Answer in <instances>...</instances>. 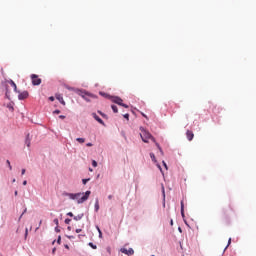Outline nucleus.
I'll return each mask as SVG.
<instances>
[{
    "instance_id": "nucleus-1",
    "label": "nucleus",
    "mask_w": 256,
    "mask_h": 256,
    "mask_svg": "<svg viewBox=\"0 0 256 256\" xmlns=\"http://www.w3.org/2000/svg\"><path fill=\"white\" fill-rule=\"evenodd\" d=\"M65 197H69L72 201H77L78 204L85 203L87 199H89V195H91V191H86L85 194L83 193H64Z\"/></svg>"
},
{
    "instance_id": "nucleus-2",
    "label": "nucleus",
    "mask_w": 256,
    "mask_h": 256,
    "mask_svg": "<svg viewBox=\"0 0 256 256\" xmlns=\"http://www.w3.org/2000/svg\"><path fill=\"white\" fill-rule=\"evenodd\" d=\"M140 137L142 139V141L144 143H149V139H151V141H153V143H155L156 147H158L161 155H163V149L161 148V146L159 145V143H157V141L155 140V137H153V135L150 134L149 131L145 130V128L140 127Z\"/></svg>"
},
{
    "instance_id": "nucleus-3",
    "label": "nucleus",
    "mask_w": 256,
    "mask_h": 256,
    "mask_svg": "<svg viewBox=\"0 0 256 256\" xmlns=\"http://www.w3.org/2000/svg\"><path fill=\"white\" fill-rule=\"evenodd\" d=\"M113 103H116V105H120L121 107H125V109H129V105L123 103V99L120 97H114L112 98Z\"/></svg>"
},
{
    "instance_id": "nucleus-4",
    "label": "nucleus",
    "mask_w": 256,
    "mask_h": 256,
    "mask_svg": "<svg viewBox=\"0 0 256 256\" xmlns=\"http://www.w3.org/2000/svg\"><path fill=\"white\" fill-rule=\"evenodd\" d=\"M32 85H41V78L38 75L32 74L31 75Z\"/></svg>"
},
{
    "instance_id": "nucleus-5",
    "label": "nucleus",
    "mask_w": 256,
    "mask_h": 256,
    "mask_svg": "<svg viewBox=\"0 0 256 256\" xmlns=\"http://www.w3.org/2000/svg\"><path fill=\"white\" fill-rule=\"evenodd\" d=\"M121 253H124V255H128V256H131V255H135V250H133V248H121L120 249Z\"/></svg>"
},
{
    "instance_id": "nucleus-6",
    "label": "nucleus",
    "mask_w": 256,
    "mask_h": 256,
    "mask_svg": "<svg viewBox=\"0 0 256 256\" xmlns=\"http://www.w3.org/2000/svg\"><path fill=\"white\" fill-rule=\"evenodd\" d=\"M27 97H29V92H27V91H23L22 93H20L18 95V99L20 101H23V99H27Z\"/></svg>"
},
{
    "instance_id": "nucleus-7",
    "label": "nucleus",
    "mask_w": 256,
    "mask_h": 256,
    "mask_svg": "<svg viewBox=\"0 0 256 256\" xmlns=\"http://www.w3.org/2000/svg\"><path fill=\"white\" fill-rule=\"evenodd\" d=\"M186 137H187L188 141H193V138L195 137V134H193V131L187 130L186 131Z\"/></svg>"
},
{
    "instance_id": "nucleus-8",
    "label": "nucleus",
    "mask_w": 256,
    "mask_h": 256,
    "mask_svg": "<svg viewBox=\"0 0 256 256\" xmlns=\"http://www.w3.org/2000/svg\"><path fill=\"white\" fill-rule=\"evenodd\" d=\"M92 115H93V118L95 119V121L100 123V125H105V122L103 121V119H101L97 114L93 113Z\"/></svg>"
},
{
    "instance_id": "nucleus-9",
    "label": "nucleus",
    "mask_w": 256,
    "mask_h": 256,
    "mask_svg": "<svg viewBox=\"0 0 256 256\" xmlns=\"http://www.w3.org/2000/svg\"><path fill=\"white\" fill-rule=\"evenodd\" d=\"M56 99L61 103V105H65V100L63 99V95L56 94Z\"/></svg>"
},
{
    "instance_id": "nucleus-10",
    "label": "nucleus",
    "mask_w": 256,
    "mask_h": 256,
    "mask_svg": "<svg viewBox=\"0 0 256 256\" xmlns=\"http://www.w3.org/2000/svg\"><path fill=\"white\" fill-rule=\"evenodd\" d=\"M181 215L182 217H185V205L183 204V201H181Z\"/></svg>"
},
{
    "instance_id": "nucleus-11",
    "label": "nucleus",
    "mask_w": 256,
    "mask_h": 256,
    "mask_svg": "<svg viewBox=\"0 0 256 256\" xmlns=\"http://www.w3.org/2000/svg\"><path fill=\"white\" fill-rule=\"evenodd\" d=\"M94 207L96 212L99 211V199H96Z\"/></svg>"
},
{
    "instance_id": "nucleus-12",
    "label": "nucleus",
    "mask_w": 256,
    "mask_h": 256,
    "mask_svg": "<svg viewBox=\"0 0 256 256\" xmlns=\"http://www.w3.org/2000/svg\"><path fill=\"white\" fill-rule=\"evenodd\" d=\"M82 97H83V99H85V101H91V100L89 99V97H93V95L85 94V95L82 96Z\"/></svg>"
},
{
    "instance_id": "nucleus-13",
    "label": "nucleus",
    "mask_w": 256,
    "mask_h": 256,
    "mask_svg": "<svg viewBox=\"0 0 256 256\" xmlns=\"http://www.w3.org/2000/svg\"><path fill=\"white\" fill-rule=\"evenodd\" d=\"M26 145L27 147H31V139H29V135L26 138Z\"/></svg>"
},
{
    "instance_id": "nucleus-14",
    "label": "nucleus",
    "mask_w": 256,
    "mask_h": 256,
    "mask_svg": "<svg viewBox=\"0 0 256 256\" xmlns=\"http://www.w3.org/2000/svg\"><path fill=\"white\" fill-rule=\"evenodd\" d=\"M83 219V215L74 216V221H81Z\"/></svg>"
},
{
    "instance_id": "nucleus-15",
    "label": "nucleus",
    "mask_w": 256,
    "mask_h": 256,
    "mask_svg": "<svg viewBox=\"0 0 256 256\" xmlns=\"http://www.w3.org/2000/svg\"><path fill=\"white\" fill-rule=\"evenodd\" d=\"M150 158L152 159V161H154V163H157V159L155 158L154 153H150Z\"/></svg>"
},
{
    "instance_id": "nucleus-16",
    "label": "nucleus",
    "mask_w": 256,
    "mask_h": 256,
    "mask_svg": "<svg viewBox=\"0 0 256 256\" xmlns=\"http://www.w3.org/2000/svg\"><path fill=\"white\" fill-rule=\"evenodd\" d=\"M6 163H7V165H8V169H9L10 171H13V166H11V161L7 160Z\"/></svg>"
},
{
    "instance_id": "nucleus-17",
    "label": "nucleus",
    "mask_w": 256,
    "mask_h": 256,
    "mask_svg": "<svg viewBox=\"0 0 256 256\" xmlns=\"http://www.w3.org/2000/svg\"><path fill=\"white\" fill-rule=\"evenodd\" d=\"M10 84L14 87V91H17V84L13 80H10Z\"/></svg>"
},
{
    "instance_id": "nucleus-18",
    "label": "nucleus",
    "mask_w": 256,
    "mask_h": 256,
    "mask_svg": "<svg viewBox=\"0 0 256 256\" xmlns=\"http://www.w3.org/2000/svg\"><path fill=\"white\" fill-rule=\"evenodd\" d=\"M111 107H112V110H113L114 113H119V110L117 109V106L112 105Z\"/></svg>"
},
{
    "instance_id": "nucleus-19",
    "label": "nucleus",
    "mask_w": 256,
    "mask_h": 256,
    "mask_svg": "<svg viewBox=\"0 0 256 256\" xmlns=\"http://www.w3.org/2000/svg\"><path fill=\"white\" fill-rule=\"evenodd\" d=\"M89 247H91L92 249H97V245L93 244V242H90Z\"/></svg>"
},
{
    "instance_id": "nucleus-20",
    "label": "nucleus",
    "mask_w": 256,
    "mask_h": 256,
    "mask_svg": "<svg viewBox=\"0 0 256 256\" xmlns=\"http://www.w3.org/2000/svg\"><path fill=\"white\" fill-rule=\"evenodd\" d=\"M78 143H85V138H77Z\"/></svg>"
},
{
    "instance_id": "nucleus-21",
    "label": "nucleus",
    "mask_w": 256,
    "mask_h": 256,
    "mask_svg": "<svg viewBox=\"0 0 256 256\" xmlns=\"http://www.w3.org/2000/svg\"><path fill=\"white\" fill-rule=\"evenodd\" d=\"M230 245H231V238H229L228 244H227V246L225 247L224 251H227V248H228Z\"/></svg>"
},
{
    "instance_id": "nucleus-22",
    "label": "nucleus",
    "mask_w": 256,
    "mask_h": 256,
    "mask_svg": "<svg viewBox=\"0 0 256 256\" xmlns=\"http://www.w3.org/2000/svg\"><path fill=\"white\" fill-rule=\"evenodd\" d=\"M54 223H55L56 227H59V219L55 218Z\"/></svg>"
},
{
    "instance_id": "nucleus-23",
    "label": "nucleus",
    "mask_w": 256,
    "mask_h": 256,
    "mask_svg": "<svg viewBox=\"0 0 256 256\" xmlns=\"http://www.w3.org/2000/svg\"><path fill=\"white\" fill-rule=\"evenodd\" d=\"M106 252L108 253V255H111V247H107Z\"/></svg>"
},
{
    "instance_id": "nucleus-24",
    "label": "nucleus",
    "mask_w": 256,
    "mask_h": 256,
    "mask_svg": "<svg viewBox=\"0 0 256 256\" xmlns=\"http://www.w3.org/2000/svg\"><path fill=\"white\" fill-rule=\"evenodd\" d=\"M100 95H102V97H109V95L104 92H100Z\"/></svg>"
},
{
    "instance_id": "nucleus-25",
    "label": "nucleus",
    "mask_w": 256,
    "mask_h": 256,
    "mask_svg": "<svg viewBox=\"0 0 256 256\" xmlns=\"http://www.w3.org/2000/svg\"><path fill=\"white\" fill-rule=\"evenodd\" d=\"M65 223H66V225H69V223H71V219H69V218L65 219Z\"/></svg>"
},
{
    "instance_id": "nucleus-26",
    "label": "nucleus",
    "mask_w": 256,
    "mask_h": 256,
    "mask_svg": "<svg viewBox=\"0 0 256 256\" xmlns=\"http://www.w3.org/2000/svg\"><path fill=\"white\" fill-rule=\"evenodd\" d=\"M27 235H29V229L26 228V230H25V239H27Z\"/></svg>"
},
{
    "instance_id": "nucleus-27",
    "label": "nucleus",
    "mask_w": 256,
    "mask_h": 256,
    "mask_svg": "<svg viewBox=\"0 0 256 256\" xmlns=\"http://www.w3.org/2000/svg\"><path fill=\"white\" fill-rule=\"evenodd\" d=\"M92 166H93V167H97V161L93 160V161H92Z\"/></svg>"
},
{
    "instance_id": "nucleus-28",
    "label": "nucleus",
    "mask_w": 256,
    "mask_h": 256,
    "mask_svg": "<svg viewBox=\"0 0 256 256\" xmlns=\"http://www.w3.org/2000/svg\"><path fill=\"white\" fill-rule=\"evenodd\" d=\"M87 181H89V179H83L82 180L83 185H87Z\"/></svg>"
},
{
    "instance_id": "nucleus-29",
    "label": "nucleus",
    "mask_w": 256,
    "mask_h": 256,
    "mask_svg": "<svg viewBox=\"0 0 256 256\" xmlns=\"http://www.w3.org/2000/svg\"><path fill=\"white\" fill-rule=\"evenodd\" d=\"M55 231H56V233H60L61 232V230L59 229V226L55 227Z\"/></svg>"
},
{
    "instance_id": "nucleus-30",
    "label": "nucleus",
    "mask_w": 256,
    "mask_h": 256,
    "mask_svg": "<svg viewBox=\"0 0 256 256\" xmlns=\"http://www.w3.org/2000/svg\"><path fill=\"white\" fill-rule=\"evenodd\" d=\"M57 243H58V245H61V236L58 237Z\"/></svg>"
},
{
    "instance_id": "nucleus-31",
    "label": "nucleus",
    "mask_w": 256,
    "mask_h": 256,
    "mask_svg": "<svg viewBox=\"0 0 256 256\" xmlns=\"http://www.w3.org/2000/svg\"><path fill=\"white\" fill-rule=\"evenodd\" d=\"M53 113L59 115V113H61V110H55Z\"/></svg>"
},
{
    "instance_id": "nucleus-32",
    "label": "nucleus",
    "mask_w": 256,
    "mask_h": 256,
    "mask_svg": "<svg viewBox=\"0 0 256 256\" xmlns=\"http://www.w3.org/2000/svg\"><path fill=\"white\" fill-rule=\"evenodd\" d=\"M124 119H127V121H129V114H124Z\"/></svg>"
},
{
    "instance_id": "nucleus-33",
    "label": "nucleus",
    "mask_w": 256,
    "mask_h": 256,
    "mask_svg": "<svg viewBox=\"0 0 256 256\" xmlns=\"http://www.w3.org/2000/svg\"><path fill=\"white\" fill-rule=\"evenodd\" d=\"M86 147H93V143H91V142L87 143Z\"/></svg>"
},
{
    "instance_id": "nucleus-34",
    "label": "nucleus",
    "mask_w": 256,
    "mask_h": 256,
    "mask_svg": "<svg viewBox=\"0 0 256 256\" xmlns=\"http://www.w3.org/2000/svg\"><path fill=\"white\" fill-rule=\"evenodd\" d=\"M49 101H55V97L50 96V97H49Z\"/></svg>"
},
{
    "instance_id": "nucleus-35",
    "label": "nucleus",
    "mask_w": 256,
    "mask_h": 256,
    "mask_svg": "<svg viewBox=\"0 0 256 256\" xmlns=\"http://www.w3.org/2000/svg\"><path fill=\"white\" fill-rule=\"evenodd\" d=\"M67 215L68 217H73V212H68Z\"/></svg>"
},
{
    "instance_id": "nucleus-36",
    "label": "nucleus",
    "mask_w": 256,
    "mask_h": 256,
    "mask_svg": "<svg viewBox=\"0 0 256 256\" xmlns=\"http://www.w3.org/2000/svg\"><path fill=\"white\" fill-rule=\"evenodd\" d=\"M99 238L103 239V232H99Z\"/></svg>"
},
{
    "instance_id": "nucleus-37",
    "label": "nucleus",
    "mask_w": 256,
    "mask_h": 256,
    "mask_svg": "<svg viewBox=\"0 0 256 256\" xmlns=\"http://www.w3.org/2000/svg\"><path fill=\"white\" fill-rule=\"evenodd\" d=\"M98 113H99L102 117H105V114H103V112L98 111Z\"/></svg>"
},
{
    "instance_id": "nucleus-38",
    "label": "nucleus",
    "mask_w": 256,
    "mask_h": 256,
    "mask_svg": "<svg viewBox=\"0 0 256 256\" xmlns=\"http://www.w3.org/2000/svg\"><path fill=\"white\" fill-rule=\"evenodd\" d=\"M82 229H76V233H81Z\"/></svg>"
},
{
    "instance_id": "nucleus-39",
    "label": "nucleus",
    "mask_w": 256,
    "mask_h": 256,
    "mask_svg": "<svg viewBox=\"0 0 256 256\" xmlns=\"http://www.w3.org/2000/svg\"><path fill=\"white\" fill-rule=\"evenodd\" d=\"M55 251H57V248H53L52 253L55 255Z\"/></svg>"
},
{
    "instance_id": "nucleus-40",
    "label": "nucleus",
    "mask_w": 256,
    "mask_h": 256,
    "mask_svg": "<svg viewBox=\"0 0 256 256\" xmlns=\"http://www.w3.org/2000/svg\"><path fill=\"white\" fill-rule=\"evenodd\" d=\"M59 119H65V116L64 115H60Z\"/></svg>"
},
{
    "instance_id": "nucleus-41",
    "label": "nucleus",
    "mask_w": 256,
    "mask_h": 256,
    "mask_svg": "<svg viewBox=\"0 0 256 256\" xmlns=\"http://www.w3.org/2000/svg\"><path fill=\"white\" fill-rule=\"evenodd\" d=\"M163 165H164L165 169H167V163H165V161H163Z\"/></svg>"
},
{
    "instance_id": "nucleus-42",
    "label": "nucleus",
    "mask_w": 256,
    "mask_h": 256,
    "mask_svg": "<svg viewBox=\"0 0 256 256\" xmlns=\"http://www.w3.org/2000/svg\"><path fill=\"white\" fill-rule=\"evenodd\" d=\"M25 171H26L25 169H22L21 174H22V175H25Z\"/></svg>"
},
{
    "instance_id": "nucleus-43",
    "label": "nucleus",
    "mask_w": 256,
    "mask_h": 256,
    "mask_svg": "<svg viewBox=\"0 0 256 256\" xmlns=\"http://www.w3.org/2000/svg\"><path fill=\"white\" fill-rule=\"evenodd\" d=\"M108 199H109V200L113 199V195H109V196H108Z\"/></svg>"
},
{
    "instance_id": "nucleus-44",
    "label": "nucleus",
    "mask_w": 256,
    "mask_h": 256,
    "mask_svg": "<svg viewBox=\"0 0 256 256\" xmlns=\"http://www.w3.org/2000/svg\"><path fill=\"white\" fill-rule=\"evenodd\" d=\"M97 231H98V233L101 232V229L99 228V226H97Z\"/></svg>"
},
{
    "instance_id": "nucleus-45",
    "label": "nucleus",
    "mask_w": 256,
    "mask_h": 256,
    "mask_svg": "<svg viewBox=\"0 0 256 256\" xmlns=\"http://www.w3.org/2000/svg\"><path fill=\"white\" fill-rule=\"evenodd\" d=\"M19 194V192L15 191L14 192V195L17 197V195Z\"/></svg>"
},
{
    "instance_id": "nucleus-46",
    "label": "nucleus",
    "mask_w": 256,
    "mask_h": 256,
    "mask_svg": "<svg viewBox=\"0 0 256 256\" xmlns=\"http://www.w3.org/2000/svg\"><path fill=\"white\" fill-rule=\"evenodd\" d=\"M23 185H27V181L26 180L23 181Z\"/></svg>"
},
{
    "instance_id": "nucleus-47",
    "label": "nucleus",
    "mask_w": 256,
    "mask_h": 256,
    "mask_svg": "<svg viewBox=\"0 0 256 256\" xmlns=\"http://www.w3.org/2000/svg\"><path fill=\"white\" fill-rule=\"evenodd\" d=\"M64 247H65V249H69V245H67V244Z\"/></svg>"
},
{
    "instance_id": "nucleus-48",
    "label": "nucleus",
    "mask_w": 256,
    "mask_h": 256,
    "mask_svg": "<svg viewBox=\"0 0 256 256\" xmlns=\"http://www.w3.org/2000/svg\"><path fill=\"white\" fill-rule=\"evenodd\" d=\"M170 225L173 226V220L170 221Z\"/></svg>"
},
{
    "instance_id": "nucleus-49",
    "label": "nucleus",
    "mask_w": 256,
    "mask_h": 256,
    "mask_svg": "<svg viewBox=\"0 0 256 256\" xmlns=\"http://www.w3.org/2000/svg\"><path fill=\"white\" fill-rule=\"evenodd\" d=\"M223 215H226V212H225V210H223Z\"/></svg>"
},
{
    "instance_id": "nucleus-50",
    "label": "nucleus",
    "mask_w": 256,
    "mask_h": 256,
    "mask_svg": "<svg viewBox=\"0 0 256 256\" xmlns=\"http://www.w3.org/2000/svg\"><path fill=\"white\" fill-rule=\"evenodd\" d=\"M143 115V117H146L147 118V115H145V114H142Z\"/></svg>"
},
{
    "instance_id": "nucleus-51",
    "label": "nucleus",
    "mask_w": 256,
    "mask_h": 256,
    "mask_svg": "<svg viewBox=\"0 0 256 256\" xmlns=\"http://www.w3.org/2000/svg\"><path fill=\"white\" fill-rule=\"evenodd\" d=\"M158 168L160 169V171H162L161 166H158Z\"/></svg>"
},
{
    "instance_id": "nucleus-52",
    "label": "nucleus",
    "mask_w": 256,
    "mask_h": 256,
    "mask_svg": "<svg viewBox=\"0 0 256 256\" xmlns=\"http://www.w3.org/2000/svg\"><path fill=\"white\" fill-rule=\"evenodd\" d=\"M41 223H43V221H42V220H40V223H39V225H41Z\"/></svg>"
},
{
    "instance_id": "nucleus-53",
    "label": "nucleus",
    "mask_w": 256,
    "mask_h": 256,
    "mask_svg": "<svg viewBox=\"0 0 256 256\" xmlns=\"http://www.w3.org/2000/svg\"><path fill=\"white\" fill-rule=\"evenodd\" d=\"M69 239H73V236H69Z\"/></svg>"
},
{
    "instance_id": "nucleus-54",
    "label": "nucleus",
    "mask_w": 256,
    "mask_h": 256,
    "mask_svg": "<svg viewBox=\"0 0 256 256\" xmlns=\"http://www.w3.org/2000/svg\"><path fill=\"white\" fill-rule=\"evenodd\" d=\"M52 245H55V240L52 242Z\"/></svg>"
},
{
    "instance_id": "nucleus-55",
    "label": "nucleus",
    "mask_w": 256,
    "mask_h": 256,
    "mask_svg": "<svg viewBox=\"0 0 256 256\" xmlns=\"http://www.w3.org/2000/svg\"><path fill=\"white\" fill-rule=\"evenodd\" d=\"M89 171H93V169L89 168Z\"/></svg>"
},
{
    "instance_id": "nucleus-56",
    "label": "nucleus",
    "mask_w": 256,
    "mask_h": 256,
    "mask_svg": "<svg viewBox=\"0 0 256 256\" xmlns=\"http://www.w3.org/2000/svg\"><path fill=\"white\" fill-rule=\"evenodd\" d=\"M12 182L15 183V179H13Z\"/></svg>"
}]
</instances>
